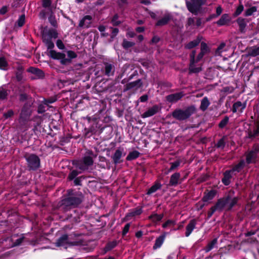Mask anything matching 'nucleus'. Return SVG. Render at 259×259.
Returning a JSON list of instances; mask_svg holds the SVG:
<instances>
[{
	"label": "nucleus",
	"instance_id": "obj_1",
	"mask_svg": "<svg viewBox=\"0 0 259 259\" xmlns=\"http://www.w3.org/2000/svg\"><path fill=\"white\" fill-rule=\"evenodd\" d=\"M83 196L81 192H74L72 190H67V196L61 201L60 209L66 212L72 208L79 205L83 201Z\"/></svg>",
	"mask_w": 259,
	"mask_h": 259
},
{
	"label": "nucleus",
	"instance_id": "obj_2",
	"mask_svg": "<svg viewBox=\"0 0 259 259\" xmlns=\"http://www.w3.org/2000/svg\"><path fill=\"white\" fill-rule=\"evenodd\" d=\"M42 39L44 43L47 47L48 49H52L54 47V44L52 41V38L58 37V34L54 29H49L47 27L43 28L41 31Z\"/></svg>",
	"mask_w": 259,
	"mask_h": 259
},
{
	"label": "nucleus",
	"instance_id": "obj_3",
	"mask_svg": "<svg viewBox=\"0 0 259 259\" xmlns=\"http://www.w3.org/2000/svg\"><path fill=\"white\" fill-rule=\"evenodd\" d=\"M196 111L194 106H190L185 109H177L172 112V117L180 121L185 120L189 118Z\"/></svg>",
	"mask_w": 259,
	"mask_h": 259
},
{
	"label": "nucleus",
	"instance_id": "obj_4",
	"mask_svg": "<svg viewBox=\"0 0 259 259\" xmlns=\"http://www.w3.org/2000/svg\"><path fill=\"white\" fill-rule=\"evenodd\" d=\"M186 6L189 12L194 15L201 13L202 7L207 3V0H185Z\"/></svg>",
	"mask_w": 259,
	"mask_h": 259
},
{
	"label": "nucleus",
	"instance_id": "obj_5",
	"mask_svg": "<svg viewBox=\"0 0 259 259\" xmlns=\"http://www.w3.org/2000/svg\"><path fill=\"white\" fill-rule=\"evenodd\" d=\"M32 104V102L28 101L24 104L21 109L19 118V122L21 126L25 125L26 123L29 120L30 117L32 114V110L31 109Z\"/></svg>",
	"mask_w": 259,
	"mask_h": 259
},
{
	"label": "nucleus",
	"instance_id": "obj_6",
	"mask_svg": "<svg viewBox=\"0 0 259 259\" xmlns=\"http://www.w3.org/2000/svg\"><path fill=\"white\" fill-rule=\"evenodd\" d=\"M24 158L29 170H36L40 167V160L36 155L27 153L25 155Z\"/></svg>",
	"mask_w": 259,
	"mask_h": 259
},
{
	"label": "nucleus",
	"instance_id": "obj_7",
	"mask_svg": "<svg viewBox=\"0 0 259 259\" xmlns=\"http://www.w3.org/2000/svg\"><path fill=\"white\" fill-rule=\"evenodd\" d=\"M93 163L94 160L89 156H83L82 159L73 162V164L81 171L88 170Z\"/></svg>",
	"mask_w": 259,
	"mask_h": 259
},
{
	"label": "nucleus",
	"instance_id": "obj_8",
	"mask_svg": "<svg viewBox=\"0 0 259 259\" xmlns=\"http://www.w3.org/2000/svg\"><path fill=\"white\" fill-rule=\"evenodd\" d=\"M50 50L49 52L50 56L53 59L60 60L61 64L64 65L70 63V59L66 58L65 54L57 52L52 49Z\"/></svg>",
	"mask_w": 259,
	"mask_h": 259
},
{
	"label": "nucleus",
	"instance_id": "obj_9",
	"mask_svg": "<svg viewBox=\"0 0 259 259\" xmlns=\"http://www.w3.org/2000/svg\"><path fill=\"white\" fill-rule=\"evenodd\" d=\"M259 153V147L255 146L253 149L246 153V161L247 164L255 162Z\"/></svg>",
	"mask_w": 259,
	"mask_h": 259
},
{
	"label": "nucleus",
	"instance_id": "obj_10",
	"mask_svg": "<svg viewBox=\"0 0 259 259\" xmlns=\"http://www.w3.org/2000/svg\"><path fill=\"white\" fill-rule=\"evenodd\" d=\"M161 110V107L158 105H155L149 108L146 112L141 115L143 118L151 117L157 114Z\"/></svg>",
	"mask_w": 259,
	"mask_h": 259
},
{
	"label": "nucleus",
	"instance_id": "obj_11",
	"mask_svg": "<svg viewBox=\"0 0 259 259\" xmlns=\"http://www.w3.org/2000/svg\"><path fill=\"white\" fill-rule=\"evenodd\" d=\"M224 198L226 201L227 210H231L237 204L238 200V197H232L230 195L224 197Z\"/></svg>",
	"mask_w": 259,
	"mask_h": 259
},
{
	"label": "nucleus",
	"instance_id": "obj_12",
	"mask_svg": "<svg viewBox=\"0 0 259 259\" xmlns=\"http://www.w3.org/2000/svg\"><path fill=\"white\" fill-rule=\"evenodd\" d=\"M93 17L90 15H85L79 21L78 27L83 28H88L91 27Z\"/></svg>",
	"mask_w": 259,
	"mask_h": 259
},
{
	"label": "nucleus",
	"instance_id": "obj_13",
	"mask_svg": "<svg viewBox=\"0 0 259 259\" xmlns=\"http://www.w3.org/2000/svg\"><path fill=\"white\" fill-rule=\"evenodd\" d=\"M142 85V82L141 79H138L135 81L131 82L126 83L123 88V92H125L132 89H138L140 88Z\"/></svg>",
	"mask_w": 259,
	"mask_h": 259
},
{
	"label": "nucleus",
	"instance_id": "obj_14",
	"mask_svg": "<svg viewBox=\"0 0 259 259\" xmlns=\"http://www.w3.org/2000/svg\"><path fill=\"white\" fill-rule=\"evenodd\" d=\"M70 244L71 245H76V242H72L69 241L68 236L67 235H63L60 237L56 242V246H64L66 244Z\"/></svg>",
	"mask_w": 259,
	"mask_h": 259
},
{
	"label": "nucleus",
	"instance_id": "obj_15",
	"mask_svg": "<svg viewBox=\"0 0 259 259\" xmlns=\"http://www.w3.org/2000/svg\"><path fill=\"white\" fill-rule=\"evenodd\" d=\"M184 96L183 92L176 93L166 96V100L169 103H175L182 99Z\"/></svg>",
	"mask_w": 259,
	"mask_h": 259
},
{
	"label": "nucleus",
	"instance_id": "obj_16",
	"mask_svg": "<svg viewBox=\"0 0 259 259\" xmlns=\"http://www.w3.org/2000/svg\"><path fill=\"white\" fill-rule=\"evenodd\" d=\"M181 175L179 172H175L173 174L170 178L168 183L169 186L176 187L180 184Z\"/></svg>",
	"mask_w": 259,
	"mask_h": 259
},
{
	"label": "nucleus",
	"instance_id": "obj_17",
	"mask_svg": "<svg viewBox=\"0 0 259 259\" xmlns=\"http://www.w3.org/2000/svg\"><path fill=\"white\" fill-rule=\"evenodd\" d=\"M27 71L35 75V77H32L33 79L42 78L45 75L44 72L41 70L33 67H29L27 69Z\"/></svg>",
	"mask_w": 259,
	"mask_h": 259
},
{
	"label": "nucleus",
	"instance_id": "obj_18",
	"mask_svg": "<svg viewBox=\"0 0 259 259\" xmlns=\"http://www.w3.org/2000/svg\"><path fill=\"white\" fill-rule=\"evenodd\" d=\"M123 151V149H118L115 151V153L112 157L114 164H117L122 162V160L121 159V158L122 156Z\"/></svg>",
	"mask_w": 259,
	"mask_h": 259
},
{
	"label": "nucleus",
	"instance_id": "obj_19",
	"mask_svg": "<svg viewBox=\"0 0 259 259\" xmlns=\"http://www.w3.org/2000/svg\"><path fill=\"white\" fill-rule=\"evenodd\" d=\"M246 103H242L241 101H237L234 103L232 107V112L236 113L237 111L242 112L243 110L245 108Z\"/></svg>",
	"mask_w": 259,
	"mask_h": 259
},
{
	"label": "nucleus",
	"instance_id": "obj_20",
	"mask_svg": "<svg viewBox=\"0 0 259 259\" xmlns=\"http://www.w3.org/2000/svg\"><path fill=\"white\" fill-rule=\"evenodd\" d=\"M230 21L231 17L228 14H224L216 23L218 26H221L227 25Z\"/></svg>",
	"mask_w": 259,
	"mask_h": 259
},
{
	"label": "nucleus",
	"instance_id": "obj_21",
	"mask_svg": "<svg viewBox=\"0 0 259 259\" xmlns=\"http://www.w3.org/2000/svg\"><path fill=\"white\" fill-rule=\"evenodd\" d=\"M196 225V220L195 219L191 220L186 226V231L185 236L188 237L192 232L193 230L195 228Z\"/></svg>",
	"mask_w": 259,
	"mask_h": 259
},
{
	"label": "nucleus",
	"instance_id": "obj_22",
	"mask_svg": "<svg viewBox=\"0 0 259 259\" xmlns=\"http://www.w3.org/2000/svg\"><path fill=\"white\" fill-rule=\"evenodd\" d=\"M105 74L108 76H112L115 72V67L113 64L105 63Z\"/></svg>",
	"mask_w": 259,
	"mask_h": 259
},
{
	"label": "nucleus",
	"instance_id": "obj_23",
	"mask_svg": "<svg viewBox=\"0 0 259 259\" xmlns=\"http://www.w3.org/2000/svg\"><path fill=\"white\" fill-rule=\"evenodd\" d=\"M224 177L222 179V183L226 186H228L230 184L231 179L232 178L233 174L229 170H226L224 173Z\"/></svg>",
	"mask_w": 259,
	"mask_h": 259
},
{
	"label": "nucleus",
	"instance_id": "obj_24",
	"mask_svg": "<svg viewBox=\"0 0 259 259\" xmlns=\"http://www.w3.org/2000/svg\"><path fill=\"white\" fill-rule=\"evenodd\" d=\"M202 38L203 37L202 36L198 35L195 39L191 41L188 44H187L185 46V48L187 49H191L195 47L196 46L199 45V44L202 40Z\"/></svg>",
	"mask_w": 259,
	"mask_h": 259
},
{
	"label": "nucleus",
	"instance_id": "obj_25",
	"mask_svg": "<svg viewBox=\"0 0 259 259\" xmlns=\"http://www.w3.org/2000/svg\"><path fill=\"white\" fill-rule=\"evenodd\" d=\"M245 164V161L243 160H242L230 170L232 172L233 174L234 173L235 174L236 172H239L244 167Z\"/></svg>",
	"mask_w": 259,
	"mask_h": 259
},
{
	"label": "nucleus",
	"instance_id": "obj_26",
	"mask_svg": "<svg viewBox=\"0 0 259 259\" xmlns=\"http://www.w3.org/2000/svg\"><path fill=\"white\" fill-rule=\"evenodd\" d=\"M226 201L224 197L218 200L216 204L214 205L218 211H222L224 208L226 209Z\"/></svg>",
	"mask_w": 259,
	"mask_h": 259
},
{
	"label": "nucleus",
	"instance_id": "obj_27",
	"mask_svg": "<svg viewBox=\"0 0 259 259\" xmlns=\"http://www.w3.org/2000/svg\"><path fill=\"white\" fill-rule=\"evenodd\" d=\"M171 19V17L169 14L165 15L163 18L159 19L156 23L157 26H162L168 23Z\"/></svg>",
	"mask_w": 259,
	"mask_h": 259
},
{
	"label": "nucleus",
	"instance_id": "obj_28",
	"mask_svg": "<svg viewBox=\"0 0 259 259\" xmlns=\"http://www.w3.org/2000/svg\"><path fill=\"white\" fill-rule=\"evenodd\" d=\"M216 194V191L214 190H211L208 193L204 194L202 198V200L204 202H207L212 200Z\"/></svg>",
	"mask_w": 259,
	"mask_h": 259
},
{
	"label": "nucleus",
	"instance_id": "obj_29",
	"mask_svg": "<svg viewBox=\"0 0 259 259\" xmlns=\"http://www.w3.org/2000/svg\"><path fill=\"white\" fill-rule=\"evenodd\" d=\"M237 23L239 25V29L242 33L245 32V29L246 26V22L245 19L240 17L237 19Z\"/></svg>",
	"mask_w": 259,
	"mask_h": 259
},
{
	"label": "nucleus",
	"instance_id": "obj_30",
	"mask_svg": "<svg viewBox=\"0 0 259 259\" xmlns=\"http://www.w3.org/2000/svg\"><path fill=\"white\" fill-rule=\"evenodd\" d=\"M248 56L256 57L259 55V47L253 46L249 48L247 50Z\"/></svg>",
	"mask_w": 259,
	"mask_h": 259
},
{
	"label": "nucleus",
	"instance_id": "obj_31",
	"mask_svg": "<svg viewBox=\"0 0 259 259\" xmlns=\"http://www.w3.org/2000/svg\"><path fill=\"white\" fill-rule=\"evenodd\" d=\"M165 239V235H160L156 238L155 244L153 247L154 249H156L161 247Z\"/></svg>",
	"mask_w": 259,
	"mask_h": 259
},
{
	"label": "nucleus",
	"instance_id": "obj_32",
	"mask_svg": "<svg viewBox=\"0 0 259 259\" xmlns=\"http://www.w3.org/2000/svg\"><path fill=\"white\" fill-rule=\"evenodd\" d=\"M23 68L21 66H19L17 68L15 73L16 78L18 81H21L23 80Z\"/></svg>",
	"mask_w": 259,
	"mask_h": 259
},
{
	"label": "nucleus",
	"instance_id": "obj_33",
	"mask_svg": "<svg viewBox=\"0 0 259 259\" xmlns=\"http://www.w3.org/2000/svg\"><path fill=\"white\" fill-rule=\"evenodd\" d=\"M209 105L210 102L208 98L206 97H205L203 98L201 101L200 109L202 111H204L207 109Z\"/></svg>",
	"mask_w": 259,
	"mask_h": 259
},
{
	"label": "nucleus",
	"instance_id": "obj_34",
	"mask_svg": "<svg viewBox=\"0 0 259 259\" xmlns=\"http://www.w3.org/2000/svg\"><path fill=\"white\" fill-rule=\"evenodd\" d=\"M218 239L217 238L213 239L212 241L208 243V244L204 248V250L206 252H208L210 251L212 249H213L214 246L217 244Z\"/></svg>",
	"mask_w": 259,
	"mask_h": 259
},
{
	"label": "nucleus",
	"instance_id": "obj_35",
	"mask_svg": "<svg viewBox=\"0 0 259 259\" xmlns=\"http://www.w3.org/2000/svg\"><path fill=\"white\" fill-rule=\"evenodd\" d=\"M163 217V214H158L157 213H153L150 215L148 218L154 223H157L160 221Z\"/></svg>",
	"mask_w": 259,
	"mask_h": 259
},
{
	"label": "nucleus",
	"instance_id": "obj_36",
	"mask_svg": "<svg viewBox=\"0 0 259 259\" xmlns=\"http://www.w3.org/2000/svg\"><path fill=\"white\" fill-rule=\"evenodd\" d=\"M142 212V208L141 207H138L132 210L127 214L126 217H134L139 215L141 214Z\"/></svg>",
	"mask_w": 259,
	"mask_h": 259
},
{
	"label": "nucleus",
	"instance_id": "obj_37",
	"mask_svg": "<svg viewBox=\"0 0 259 259\" xmlns=\"http://www.w3.org/2000/svg\"><path fill=\"white\" fill-rule=\"evenodd\" d=\"M117 245L116 241H112L108 243L105 248H104V251L103 253L105 254L107 251L111 250L112 249L114 248Z\"/></svg>",
	"mask_w": 259,
	"mask_h": 259
},
{
	"label": "nucleus",
	"instance_id": "obj_38",
	"mask_svg": "<svg viewBox=\"0 0 259 259\" xmlns=\"http://www.w3.org/2000/svg\"><path fill=\"white\" fill-rule=\"evenodd\" d=\"M140 155V153L137 151H134L130 152L127 156L126 159L127 160L130 161L138 158Z\"/></svg>",
	"mask_w": 259,
	"mask_h": 259
},
{
	"label": "nucleus",
	"instance_id": "obj_39",
	"mask_svg": "<svg viewBox=\"0 0 259 259\" xmlns=\"http://www.w3.org/2000/svg\"><path fill=\"white\" fill-rule=\"evenodd\" d=\"M259 135V121L256 123L255 128L253 131H250L249 133L250 138H255Z\"/></svg>",
	"mask_w": 259,
	"mask_h": 259
},
{
	"label": "nucleus",
	"instance_id": "obj_40",
	"mask_svg": "<svg viewBox=\"0 0 259 259\" xmlns=\"http://www.w3.org/2000/svg\"><path fill=\"white\" fill-rule=\"evenodd\" d=\"M198 62H196V61H193V68L194 69V70H195V69H198V71H195V72H193V71H191V69H190V64H189V73H199V72H200L201 70H202V68H201V66L200 65H197L196 63H197Z\"/></svg>",
	"mask_w": 259,
	"mask_h": 259
},
{
	"label": "nucleus",
	"instance_id": "obj_41",
	"mask_svg": "<svg viewBox=\"0 0 259 259\" xmlns=\"http://www.w3.org/2000/svg\"><path fill=\"white\" fill-rule=\"evenodd\" d=\"M195 54H196V51H193L192 52V53L190 54V69H191V71H193V72H197L198 71V69H195V70H194L193 68V61H195Z\"/></svg>",
	"mask_w": 259,
	"mask_h": 259
},
{
	"label": "nucleus",
	"instance_id": "obj_42",
	"mask_svg": "<svg viewBox=\"0 0 259 259\" xmlns=\"http://www.w3.org/2000/svg\"><path fill=\"white\" fill-rule=\"evenodd\" d=\"M135 45V42L127 41L125 39H123V42L122 43V46L124 49H127L130 48H131L134 46Z\"/></svg>",
	"mask_w": 259,
	"mask_h": 259
},
{
	"label": "nucleus",
	"instance_id": "obj_43",
	"mask_svg": "<svg viewBox=\"0 0 259 259\" xmlns=\"http://www.w3.org/2000/svg\"><path fill=\"white\" fill-rule=\"evenodd\" d=\"M8 65V62L6 58L4 57H0V69L3 70H7Z\"/></svg>",
	"mask_w": 259,
	"mask_h": 259
},
{
	"label": "nucleus",
	"instance_id": "obj_44",
	"mask_svg": "<svg viewBox=\"0 0 259 259\" xmlns=\"http://www.w3.org/2000/svg\"><path fill=\"white\" fill-rule=\"evenodd\" d=\"M161 185L159 184H156L152 186L148 191L147 194L150 195L156 192L158 189H160Z\"/></svg>",
	"mask_w": 259,
	"mask_h": 259
},
{
	"label": "nucleus",
	"instance_id": "obj_45",
	"mask_svg": "<svg viewBox=\"0 0 259 259\" xmlns=\"http://www.w3.org/2000/svg\"><path fill=\"white\" fill-rule=\"evenodd\" d=\"M51 14L49 17V21L51 24L54 27L57 26V22L55 16L53 14L52 12L51 11Z\"/></svg>",
	"mask_w": 259,
	"mask_h": 259
},
{
	"label": "nucleus",
	"instance_id": "obj_46",
	"mask_svg": "<svg viewBox=\"0 0 259 259\" xmlns=\"http://www.w3.org/2000/svg\"><path fill=\"white\" fill-rule=\"evenodd\" d=\"M181 160H178L175 162H171L170 164L171 165V166L170 168L168 169V171H171L175 169L176 168H177L181 163Z\"/></svg>",
	"mask_w": 259,
	"mask_h": 259
},
{
	"label": "nucleus",
	"instance_id": "obj_47",
	"mask_svg": "<svg viewBox=\"0 0 259 259\" xmlns=\"http://www.w3.org/2000/svg\"><path fill=\"white\" fill-rule=\"evenodd\" d=\"M118 15L117 14L114 15L111 21V23L113 26H118L121 24V22L120 21L118 20Z\"/></svg>",
	"mask_w": 259,
	"mask_h": 259
},
{
	"label": "nucleus",
	"instance_id": "obj_48",
	"mask_svg": "<svg viewBox=\"0 0 259 259\" xmlns=\"http://www.w3.org/2000/svg\"><path fill=\"white\" fill-rule=\"evenodd\" d=\"M229 117L225 116L220 122L219 126L221 128H224L229 122Z\"/></svg>",
	"mask_w": 259,
	"mask_h": 259
},
{
	"label": "nucleus",
	"instance_id": "obj_49",
	"mask_svg": "<svg viewBox=\"0 0 259 259\" xmlns=\"http://www.w3.org/2000/svg\"><path fill=\"white\" fill-rule=\"evenodd\" d=\"M257 9L255 7H252L245 11V15L246 16H251L254 12H256Z\"/></svg>",
	"mask_w": 259,
	"mask_h": 259
},
{
	"label": "nucleus",
	"instance_id": "obj_50",
	"mask_svg": "<svg viewBox=\"0 0 259 259\" xmlns=\"http://www.w3.org/2000/svg\"><path fill=\"white\" fill-rule=\"evenodd\" d=\"M81 172H78L76 170H72L68 176V179L71 181L73 180L75 177Z\"/></svg>",
	"mask_w": 259,
	"mask_h": 259
},
{
	"label": "nucleus",
	"instance_id": "obj_51",
	"mask_svg": "<svg viewBox=\"0 0 259 259\" xmlns=\"http://www.w3.org/2000/svg\"><path fill=\"white\" fill-rule=\"evenodd\" d=\"M51 0H43L42 1V7L45 8H48V10L51 12L52 9L50 8L51 5Z\"/></svg>",
	"mask_w": 259,
	"mask_h": 259
},
{
	"label": "nucleus",
	"instance_id": "obj_52",
	"mask_svg": "<svg viewBox=\"0 0 259 259\" xmlns=\"http://www.w3.org/2000/svg\"><path fill=\"white\" fill-rule=\"evenodd\" d=\"M25 23V15H22L20 16L16 23L19 27H22Z\"/></svg>",
	"mask_w": 259,
	"mask_h": 259
},
{
	"label": "nucleus",
	"instance_id": "obj_53",
	"mask_svg": "<svg viewBox=\"0 0 259 259\" xmlns=\"http://www.w3.org/2000/svg\"><path fill=\"white\" fill-rule=\"evenodd\" d=\"M8 95L7 92L3 88H0V100H4L6 98Z\"/></svg>",
	"mask_w": 259,
	"mask_h": 259
},
{
	"label": "nucleus",
	"instance_id": "obj_54",
	"mask_svg": "<svg viewBox=\"0 0 259 259\" xmlns=\"http://www.w3.org/2000/svg\"><path fill=\"white\" fill-rule=\"evenodd\" d=\"M217 148L223 149L225 146V142L224 138H221L216 144Z\"/></svg>",
	"mask_w": 259,
	"mask_h": 259
},
{
	"label": "nucleus",
	"instance_id": "obj_55",
	"mask_svg": "<svg viewBox=\"0 0 259 259\" xmlns=\"http://www.w3.org/2000/svg\"><path fill=\"white\" fill-rule=\"evenodd\" d=\"M209 51L208 47L207 44L204 42H202L201 43V52H203L204 53H206Z\"/></svg>",
	"mask_w": 259,
	"mask_h": 259
},
{
	"label": "nucleus",
	"instance_id": "obj_56",
	"mask_svg": "<svg viewBox=\"0 0 259 259\" xmlns=\"http://www.w3.org/2000/svg\"><path fill=\"white\" fill-rule=\"evenodd\" d=\"M14 114V112L13 110H9L7 112H5L3 114V116L5 119H8L12 117Z\"/></svg>",
	"mask_w": 259,
	"mask_h": 259
},
{
	"label": "nucleus",
	"instance_id": "obj_57",
	"mask_svg": "<svg viewBox=\"0 0 259 259\" xmlns=\"http://www.w3.org/2000/svg\"><path fill=\"white\" fill-rule=\"evenodd\" d=\"M244 7L242 5H240L236 9V11L234 13V16H237L239 15L243 11Z\"/></svg>",
	"mask_w": 259,
	"mask_h": 259
},
{
	"label": "nucleus",
	"instance_id": "obj_58",
	"mask_svg": "<svg viewBox=\"0 0 259 259\" xmlns=\"http://www.w3.org/2000/svg\"><path fill=\"white\" fill-rule=\"evenodd\" d=\"M225 46L226 44L224 42L221 44L216 50V54L218 55H220L221 53L223 52V50L225 48Z\"/></svg>",
	"mask_w": 259,
	"mask_h": 259
},
{
	"label": "nucleus",
	"instance_id": "obj_59",
	"mask_svg": "<svg viewBox=\"0 0 259 259\" xmlns=\"http://www.w3.org/2000/svg\"><path fill=\"white\" fill-rule=\"evenodd\" d=\"M84 156H89L92 159L96 157V155L94 154V152L91 150H88L86 151Z\"/></svg>",
	"mask_w": 259,
	"mask_h": 259
},
{
	"label": "nucleus",
	"instance_id": "obj_60",
	"mask_svg": "<svg viewBox=\"0 0 259 259\" xmlns=\"http://www.w3.org/2000/svg\"><path fill=\"white\" fill-rule=\"evenodd\" d=\"M24 239V237H21L16 239L13 243V246H16L20 245L23 241Z\"/></svg>",
	"mask_w": 259,
	"mask_h": 259
},
{
	"label": "nucleus",
	"instance_id": "obj_61",
	"mask_svg": "<svg viewBox=\"0 0 259 259\" xmlns=\"http://www.w3.org/2000/svg\"><path fill=\"white\" fill-rule=\"evenodd\" d=\"M67 55L69 57L68 59H70V62H71L72 59L75 58L77 57V55L75 54V53L72 51H68L67 52Z\"/></svg>",
	"mask_w": 259,
	"mask_h": 259
},
{
	"label": "nucleus",
	"instance_id": "obj_62",
	"mask_svg": "<svg viewBox=\"0 0 259 259\" xmlns=\"http://www.w3.org/2000/svg\"><path fill=\"white\" fill-rule=\"evenodd\" d=\"M56 45L59 49L63 50L65 49V46L63 44L62 41L60 39H58L57 40Z\"/></svg>",
	"mask_w": 259,
	"mask_h": 259
},
{
	"label": "nucleus",
	"instance_id": "obj_63",
	"mask_svg": "<svg viewBox=\"0 0 259 259\" xmlns=\"http://www.w3.org/2000/svg\"><path fill=\"white\" fill-rule=\"evenodd\" d=\"M174 225H175V222H174L172 220H167L165 223H164L163 224L162 227L164 228H165L167 227L168 226H170Z\"/></svg>",
	"mask_w": 259,
	"mask_h": 259
},
{
	"label": "nucleus",
	"instance_id": "obj_64",
	"mask_svg": "<svg viewBox=\"0 0 259 259\" xmlns=\"http://www.w3.org/2000/svg\"><path fill=\"white\" fill-rule=\"evenodd\" d=\"M215 211H218L214 206H212L210 210L208 211L207 215L208 218H210Z\"/></svg>",
	"mask_w": 259,
	"mask_h": 259
}]
</instances>
